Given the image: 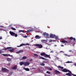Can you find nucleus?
I'll return each mask as SVG.
<instances>
[{
    "label": "nucleus",
    "instance_id": "nucleus-1",
    "mask_svg": "<svg viewBox=\"0 0 76 76\" xmlns=\"http://www.w3.org/2000/svg\"><path fill=\"white\" fill-rule=\"evenodd\" d=\"M10 34L11 36H12L13 37H18V34H16L15 33L12 31H10Z\"/></svg>",
    "mask_w": 76,
    "mask_h": 76
},
{
    "label": "nucleus",
    "instance_id": "nucleus-2",
    "mask_svg": "<svg viewBox=\"0 0 76 76\" xmlns=\"http://www.w3.org/2000/svg\"><path fill=\"white\" fill-rule=\"evenodd\" d=\"M62 72H69V73H71V74H72V72L70 71V70L66 69H64L62 70Z\"/></svg>",
    "mask_w": 76,
    "mask_h": 76
},
{
    "label": "nucleus",
    "instance_id": "nucleus-3",
    "mask_svg": "<svg viewBox=\"0 0 76 76\" xmlns=\"http://www.w3.org/2000/svg\"><path fill=\"white\" fill-rule=\"evenodd\" d=\"M1 70L2 71L4 72H9V70L6 68H2Z\"/></svg>",
    "mask_w": 76,
    "mask_h": 76
},
{
    "label": "nucleus",
    "instance_id": "nucleus-4",
    "mask_svg": "<svg viewBox=\"0 0 76 76\" xmlns=\"http://www.w3.org/2000/svg\"><path fill=\"white\" fill-rule=\"evenodd\" d=\"M36 47H38L39 48H42V45L39 44H36L35 45Z\"/></svg>",
    "mask_w": 76,
    "mask_h": 76
},
{
    "label": "nucleus",
    "instance_id": "nucleus-5",
    "mask_svg": "<svg viewBox=\"0 0 76 76\" xmlns=\"http://www.w3.org/2000/svg\"><path fill=\"white\" fill-rule=\"evenodd\" d=\"M44 57H45V58H51V57H50V55H48L46 53L45 54Z\"/></svg>",
    "mask_w": 76,
    "mask_h": 76
},
{
    "label": "nucleus",
    "instance_id": "nucleus-6",
    "mask_svg": "<svg viewBox=\"0 0 76 76\" xmlns=\"http://www.w3.org/2000/svg\"><path fill=\"white\" fill-rule=\"evenodd\" d=\"M54 72L55 74H56V75H57V74H60V73H61L60 72L57 70H55L54 71Z\"/></svg>",
    "mask_w": 76,
    "mask_h": 76
},
{
    "label": "nucleus",
    "instance_id": "nucleus-7",
    "mask_svg": "<svg viewBox=\"0 0 76 76\" xmlns=\"http://www.w3.org/2000/svg\"><path fill=\"white\" fill-rule=\"evenodd\" d=\"M39 59H42V60H47V61H48V59L44 58V57H43L42 56H40L39 57Z\"/></svg>",
    "mask_w": 76,
    "mask_h": 76
},
{
    "label": "nucleus",
    "instance_id": "nucleus-8",
    "mask_svg": "<svg viewBox=\"0 0 76 76\" xmlns=\"http://www.w3.org/2000/svg\"><path fill=\"white\" fill-rule=\"evenodd\" d=\"M9 49L8 50V51H9L11 53H13L15 51V49H14V48H12V49Z\"/></svg>",
    "mask_w": 76,
    "mask_h": 76
},
{
    "label": "nucleus",
    "instance_id": "nucleus-9",
    "mask_svg": "<svg viewBox=\"0 0 76 76\" xmlns=\"http://www.w3.org/2000/svg\"><path fill=\"white\" fill-rule=\"evenodd\" d=\"M43 36H47V37H48L49 36V34L48 33H47L46 32H44L43 33Z\"/></svg>",
    "mask_w": 76,
    "mask_h": 76
},
{
    "label": "nucleus",
    "instance_id": "nucleus-10",
    "mask_svg": "<svg viewBox=\"0 0 76 76\" xmlns=\"http://www.w3.org/2000/svg\"><path fill=\"white\" fill-rule=\"evenodd\" d=\"M29 62H24V66H28L29 65Z\"/></svg>",
    "mask_w": 76,
    "mask_h": 76
},
{
    "label": "nucleus",
    "instance_id": "nucleus-11",
    "mask_svg": "<svg viewBox=\"0 0 76 76\" xmlns=\"http://www.w3.org/2000/svg\"><path fill=\"white\" fill-rule=\"evenodd\" d=\"M56 37V35L55 34H50V38H54Z\"/></svg>",
    "mask_w": 76,
    "mask_h": 76
},
{
    "label": "nucleus",
    "instance_id": "nucleus-12",
    "mask_svg": "<svg viewBox=\"0 0 76 76\" xmlns=\"http://www.w3.org/2000/svg\"><path fill=\"white\" fill-rule=\"evenodd\" d=\"M32 31H33V29H31L30 30H28L26 32L27 33H29L30 32H32Z\"/></svg>",
    "mask_w": 76,
    "mask_h": 76
},
{
    "label": "nucleus",
    "instance_id": "nucleus-13",
    "mask_svg": "<svg viewBox=\"0 0 76 76\" xmlns=\"http://www.w3.org/2000/svg\"><path fill=\"white\" fill-rule=\"evenodd\" d=\"M72 39H73L74 41H76V39H75V38H73L72 37H70L69 38L70 40H72Z\"/></svg>",
    "mask_w": 76,
    "mask_h": 76
},
{
    "label": "nucleus",
    "instance_id": "nucleus-14",
    "mask_svg": "<svg viewBox=\"0 0 76 76\" xmlns=\"http://www.w3.org/2000/svg\"><path fill=\"white\" fill-rule=\"evenodd\" d=\"M61 42L62 43H67V41L63 40L61 41Z\"/></svg>",
    "mask_w": 76,
    "mask_h": 76
},
{
    "label": "nucleus",
    "instance_id": "nucleus-15",
    "mask_svg": "<svg viewBox=\"0 0 76 76\" xmlns=\"http://www.w3.org/2000/svg\"><path fill=\"white\" fill-rule=\"evenodd\" d=\"M23 69L25 70L26 71H29V69L28 68H25V67L23 68Z\"/></svg>",
    "mask_w": 76,
    "mask_h": 76
},
{
    "label": "nucleus",
    "instance_id": "nucleus-16",
    "mask_svg": "<svg viewBox=\"0 0 76 76\" xmlns=\"http://www.w3.org/2000/svg\"><path fill=\"white\" fill-rule=\"evenodd\" d=\"M23 51V50H20L16 52V54H19L20 53H22Z\"/></svg>",
    "mask_w": 76,
    "mask_h": 76
},
{
    "label": "nucleus",
    "instance_id": "nucleus-17",
    "mask_svg": "<svg viewBox=\"0 0 76 76\" xmlns=\"http://www.w3.org/2000/svg\"><path fill=\"white\" fill-rule=\"evenodd\" d=\"M11 48H12V47H7V48H5L4 49V50H7V49H11Z\"/></svg>",
    "mask_w": 76,
    "mask_h": 76
},
{
    "label": "nucleus",
    "instance_id": "nucleus-18",
    "mask_svg": "<svg viewBox=\"0 0 76 76\" xmlns=\"http://www.w3.org/2000/svg\"><path fill=\"white\" fill-rule=\"evenodd\" d=\"M12 69L13 70H17V66H14L12 68Z\"/></svg>",
    "mask_w": 76,
    "mask_h": 76
},
{
    "label": "nucleus",
    "instance_id": "nucleus-19",
    "mask_svg": "<svg viewBox=\"0 0 76 76\" xmlns=\"http://www.w3.org/2000/svg\"><path fill=\"white\" fill-rule=\"evenodd\" d=\"M20 66H22L23 64L24 65V62H21L20 63Z\"/></svg>",
    "mask_w": 76,
    "mask_h": 76
},
{
    "label": "nucleus",
    "instance_id": "nucleus-20",
    "mask_svg": "<svg viewBox=\"0 0 76 76\" xmlns=\"http://www.w3.org/2000/svg\"><path fill=\"white\" fill-rule=\"evenodd\" d=\"M66 75L67 76H72V74H71L69 73H66Z\"/></svg>",
    "mask_w": 76,
    "mask_h": 76
},
{
    "label": "nucleus",
    "instance_id": "nucleus-21",
    "mask_svg": "<svg viewBox=\"0 0 76 76\" xmlns=\"http://www.w3.org/2000/svg\"><path fill=\"white\" fill-rule=\"evenodd\" d=\"M40 37L39 35H36L35 36V38L36 39H39Z\"/></svg>",
    "mask_w": 76,
    "mask_h": 76
},
{
    "label": "nucleus",
    "instance_id": "nucleus-22",
    "mask_svg": "<svg viewBox=\"0 0 76 76\" xmlns=\"http://www.w3.org/2000/svg\"><path fill=\"white\" fill-rule=\"evenodd\" d=\"M23 45H25V44H20V46H17L18 47H22V46H23Z\"/></svg>",
    "mask_w": 76,
    "mask_h": 76
},
{
    "label": "nucleus",
    "instance_id": "nucleus-23",
    "mask_svg": "<svg viewBox=\"0 0 76 76\" xmlns=\"http://www.w3.org/2000/svg\"><path fill=\"white\" fill-rule=\"evenodd\" d=\"M7 59L8 61H11V59L9 58H7Z\"/></svg>",
    "mask_w": 76,
    "mask_h": 76
},
{
    "label": "nucleus",
    "instance_id": "nucleus-24",
    "mask_svg": "<svg viewBox=\"0 0 76 76\" xmlns=\"http://www.w3.org/2000/svg\"><path fill=\"white\" fill-rule=\"evenodd\" d=\"M47 69H48V70H52V69H51V68H50V67H47Z\"/></svg>",
    "mask_w": 76,
    "mask_h": 76
},
{
    "label": "nucleus",
    "instance_id": "nucleus-25",
    "mask_svg": "<svg viewBox=\"0 0 76 76\" xmlns=\"http://www.w3.org/2000/svg\"><path fill=\"white\" fill-rule=\"evenodd\" d=\"M27 58V57L26 56H23V60H25V59H26Z\"/></svg>",
    "mask_w": 76,
    "mask_h": 76
},
{
    "label": "nucleus",
    "instance_id": "nucleus-26",
    "mask_svg": "<svg viewBox=\"0 0 76 76\" xmlns=\"http://www.w3.org/2000/svg\"><path fill=\"white\" fill-rule=\"evenodd\" d=\"M45 54V53H42L40 54V55L41 56H44Z\"/></svg>",
    "mask_w": 76,
    "mask_h": 76
},
{
    "label": "nucleus",
    "instance_id": "nucleus-27",
    "mask_svg": "<svg viewBox=\"0 0 76 76\" xmlns=\"http://www.w3.org/2000/svg\"><path fill=\"white\" fill-rule=\"evenodd\" d=\"M58 68H60V69H64V68L63 67H61L60 66H58Z\"/></svg>",
    "mask_w": 76,
    "mask_h": 76
},
{
    "label": "nucleus",
    "instance_id": "nucleus-28",
    "mask_svg": "<svg viewBox=\"0 0 76 76\" xmlns=\"http://www.w3.org/2000/svg\"><path fill=\"white\" fill-rule=\"evenodd\" d=\"M64 56H68V57H70V56L69 55H67L66 54H64Z\"/></svg>",
    "mask_w": 76,
    "mask_h": 76
},
{
    "label": "nucleus",
    "instance_id": "nucleus-29",
    "mask_svg": "<svg viewBox=\"0 0 76 76\" xmlns=\"http://www.w3.org/2000/svg\"><path fill=\"white\" fill-rule=\"evenodd\" d=\"M40 65L41 66H45V64L44 63H42L40 64Z\"/></svg>",
    "mask_w": 76,
    "mask_h": 76
},
{
    "label": "nucleus",
    "instance_id": "nucleus-30",
    "mask_svg": "<svg viewBox=\"0 0 76 76\" xmlns=\"http://www.w3.org/2000/svg\"><path fill=\"white\" fill-rule=\"evenodd\" d=\"M11 29H12V30H13L14 31H16V29H15V28H14L13 27H12L11 28Z\"/></svg>",
    "mask_w": 76,
    "mask_h": 76
},
{
    "label": "nucleus",
    "instance_id": "nucleus-31",
    "mask_svg": "<svg viewBox=\"0 0 76 76\" xmlns=\"http://www.w3.org/2000/svg\"><path fill=\"white\" fill-rule=\"evenodd\" d=\"M34 56H36V57H38V55H37V54H34Z\"/></svg>",
    "mask_w": 76,
    "mask_h": 76
},
{
    "label": "nucleus",
    "instance_id": "nucleus-32",
    "mask_svg": "<svg viewBox=\"0 0 76 76\" xmlns=\"http://www.w3.org/2000/svg\"><path fill=\"white\" fill-rule=\"evenodd\" d=\"M3 56H8V54H3Z\"/></svg>",
    "mask_w": 76,
    "mask_h": 76
},
{
    "label": "nucleus",
    "instance_id": "nucleus-33",
    "mask_svg": "<svg viewBox=\"0 0 76 76\" xmlns=\"http://www.w3.org/2000/svg\"><path fill=\"white\" fill-rule=\"evenodd\" d=\"M47 73H48V74H51V73L49 72V71H47L46 72Z\"/></svg>",
    "mask_w": 76,
    "mask_h": 76
},
{
    "label": "nucleus",
    "instance_id": "nucleus-34",
    "mask_svg": "<svg viewBox=\"0 0 76 76\" xmlns=\"http://www.w3.org/2000/svg\"><path fill=\"white\" fill-rule=\"evenodd\" d=\"M13 73V72H10L9 73L10 75H12V74Z\"/></svg>",
    "mask_w": 76,
    "mask_h": 76
},
{
    "label": "nucleus",
    "instance_id": "nucleus-35",
    "mask_svg": "<svg viewBox=\"0 0 76 76\" xmlns=\"http://www.w3.org/2000/svg\"><path fill=\"white\" fill-rule=\"evenodd\" d=\"M23 32V30H19V32Z\"/></svg>",
    "mask_w": 76,
    "mask_h": 76
},
{
    "label": "nucleus",
    "instance_id": "nucleus-36",
    "mask_svg": "<svg viewBox=\"0 0 76 76\" xmlns=\"http://www.w3.org/2000/svg\"><path fill=\"white\" fill-rule=\"evenodd\" d=\"M29 45V44L28 43H27L26 44H25V45Z\"/></svg>",
    "mask_w": 76,
    "mask_h": 76
},
{
    "label": "nucleus",
    "instance_id": "nucleus-37",
    "mask_svg": "<svg viewBox=\"0 0 76 76\" xmlns=\"http://www.w3.org/2000/svg\"><path fill=\"white\" fill-rule=\"evenodd\" d=\"M49 42H52V40L51 39L49 40Z\"/></svg>",
    "mask_w": 76,
    "mask_h": 76
},
{
    "label": "nucleus",
    "instance_id": "nucleus-38",
    "mask_svg": "<svg viewBox=\"0 0 76 76\" xmlns=\"http://www.w3.org/2000/svg\"><path fill=\"white\" fill-rule=\"evenodd\" d=\"M55 38L56 39H58V36H55Z\"/></svg>",
    "mask_w": 76,
    "mask_h": 76
},
{
    "label": "nucleus",
    "instance_id": "nucleus-39",
    "mask_svg": "<svg viewBox=\"0 0 76 76\" xmlns=\"http://www.w3.org/2000/svg\"><path fill=\"white\" fill-rule=\"evenodd\" d=\"M66 63H70V62L69 61H68L66 62Z\"/></svg>",
    "mask_w": 76,
    "mask_h": 76
},
{
    "label": "nucleus",
    "instance_id": "nucleus-40",
    "mask_svg": "<svg viewBox=\"0 0 76 76\" xmlns=\"http://www.w3.org/2000/svg\"><path fill=\"white\" fill-rule=\"evenodd\" d=\"M33 60L32 59H31L30 60V61H32Z\"/></svg>",
    "mask_w": 76,
    "mask_h": 76
},
{
    "label": "nucleus",
    "instance_id": "nucleus-41",
    "mask_svg": "<svg viewBox=\"0 0 76 76\" xmlns=\"http://www.w3.org/2000/svg\"><path fill=\"white\" fill-rule=\"evenodd\" d=\"M72 74V75H73V76H76V75H75V74Z\"/></svg>",
    "mask_w": 76,
    "mask_h": 76
},
{
    "label": "nucleus",
    "instance_id": "nucleus-42",
    "mask_svg": "<svg viewBox=\"0 0 76 76\" xmlns=\"http://www.w3.org/2000/svg\"><path fill=\"white\" fill-rule=\"evenodd\" d=\"M69 52H72V50H69Z\"/></svg>",
    "mask_w": 76,
    "mask_h": 76
},
{
    "label": "nucleus",
    "instance_id": "nucleus-43",
    "mask_svg": "<svg viewBox=\"0 0 76 76\" xmlns=\"http://www.w3.org/2000/svg\"><path fill=\"white\" fill-rule=\"evenodd\" d=\"M8 66H10V63H9L8 64H7Z\"/></svg>",
    "mask_w": 76,
    "mask_h": 76
},
{
    "label": "nucleus",
    "instance_id": "nucleus-44",
    "mask_svg": "<svg viewBox=\"0 0 76 76\" xmlns=\"http://www.w3.org/2000/svg\"><path fill=\"white\" fill-rule=\"evenodd\" d=\"M2 37H0V40L1 39H2Z\"/></svg>",
    "mask_w": 76,
    "mask_h": 76
},
{
    "label": "nucleus",
    "instance_id": "nucleus-45",
    "mask_svg": "<svg viewBox=\"0 0 76 76\" xmlns=\"http://www.w3.org/2000/svg\"><path fill=\"white\" fill-rule=\"evenodd\" d=\"M1 28H4V26H0Z\"/></svg>",
    "mask_w": 76,
    "mask_h": 76
},
{
    "label": "nucleus",
    "instance_id": "nucleus-46",
    "mask_svg": "<svg viewBox=\"0 0 76 76\" xmlns=\"http://www.w3.org/2000/svg\"><path fill=\"white\" fill-rule=\"evenodd\" d=\"M27 36H24V37H25V38H27Z\"/></svg>",
    "mask_w": 76,
    "mask_h": 76
},
{
    "label": "nucleus",
    "instance_id": "nucleus-47",
    "mask_svg": "<svg viewBox=\"0 0 76 76\" xmlns=\"http://www.w3.org/2000/svg\"><path fill=\"white\" fill-rule=\"evenodd\" d=\"M61 47H64V45H61Z\"/></svg>",
    "mask_w": 76,
    "mask_h": 76
},
{
    "label": "nucleus",
    "instance_id": "nucleus-48",
    "mask_svg": "<svg viewBox=\"0 0 76 76\" xmlns=\"http://www.w3.org/2000/svg\"><path fill=\"white\" fill-rule=\"evenodd\" d=\"M54 47H57V45H55L54 46Z\"/></svg>",
    "mask_w": 76,
    "mask_h": 76
},
{
    "label": "nucleus",
    "instance_id": "nucleus-49",
    "mask_svg": "<svg viewBox=\"0 0 76 76\" xmlns=\"http://www.w3.org/2000/svg\"><path fill=\"white\" fill-rule=\"evenodd\" d=\"M10 57H13V56H12V55H10Z\"/></svg>",
    "mask_w": 76,
    "mask_h": 76
},
{
    "label": "nucleus",
    "instance_id": "nucleus-50",
    "mask_svg": "<svg viewBox=\"0 0 76 76\" xmlns=\"http://www.w3.org/2000/svg\"><path fill=\"white\" fill-rule=\"evenodd\" d=\"M10 57H13V56H12V55H10Z\"/></svg>",
    "mask_w": 76,
    "mask_h": 76
},
{
    "label": "nucleus",
    "instance_id": "nucleus-51",
    "mask_svg": "<svg viewBox=\"0 0 76 76\" xmlns=\"http://www.w3.org/2000/svg\"><path fill=\"white\" fill-rule=\"evenodd\" d=\"M0 31H2V29L0 28Z\"/></svg>",
    "mask_w": 76,
    "mask_h": 76
},
{
    "label": "nucleus",
    "instance_id": "nucleus-52",
    "mask_svg": "<svg viewBox=\"0 0 76 76\" xmlns=\"http://www.w3.org/2000/svg\"><path fill=\"white\" fill-rule=\"evenodd\" d=\"M69 42H70V43H71V42H72V41H71V40H70V41H69Z\"/></svg>",
    "mask_w": 76,
    "mask_h": 76
},
{
    "label": "nucleus",
    "instance_id": "nucleus-53",
    "mask_svg": "<svg viewBox=\"0 0 76 76\" xmlns=\"http://www.w3.org/2000/svg\"><path fill=\"white\" fill-rule=\"evenodd\" d=\"M74 65L75 66H76V63L74 64Z\"/></svg>",
    "mask_w": 76,
    "mask_h": 76
},
{
    "label": "nucleus",
    "instance_id": "nucleus-54",
    "mask_svg": "<svg viewBox=\"0 0 76 76\" xmlns=\"http://www.w3.org/2000/svg\"><path fill=\"white\" fill-rule=\"evenodd\" d=\"M43 63H45V61H43Z\"/></svg>",
    "mask_w": 76,
    "mask_h": 76
},
{
    "label": "nucleus",
    "instance_id": "nucleus-55",
    "mask_svg": "<svg viewBox=\"0 0 76 76\" xmlns=\"http://www.w3.org/2000/svg\"><path fill=\"white\" fill-rule=\"evenodd\" d=\"M9 56H10V54H9V55H8Z\"/></svg>",
    "mask_w": 76,
    "mask_h": 76
},
{
    "label": "nucleus",
    "instance_id": "nucleus-56",
    "mask_svg": "<svg viewBox=\"0 0 76 76\" xmlns=\"http://www.w3.org/2000/svg\"><path fill=\"white\" fill-rule=\"evenodd\" d=\"M57 59H58L59 58H58V57H57Z\"/></svg>",
    "mask_w": 76,
    "mask_h": 76
},
{
    "label": "nucleus",
    "instance_id": "nucleus-57",
    "mask_svg": "<svg viewBox=\"0 0 76 76\" xmlns=\"http://www.w3.org/2000/svg\"><path fill=\"white\" fill-rule=\"evenodd\" d=\"M1 51H0V54H1Z\"/></svg>",
    "mask_w": 76,
    "mask_h": 76
},
{
    "label": "nucleus",
    "instance_id": "nucleus-58",
    "mask_svg": "<svg viewBox=\"0 0 76 76\" xmlns=\"http://www.w3.org/2000/svg\"><path fill=\"white\" fill-rule=\"evenodd\" d=\"M10 26H11V25L9 27H10Z\"/></svg>",
    "mask_w": 76,
    "mask_h": 76
},
{
    "label": "nucleus",
    "instance_id": "nucleus-59",
    "mask_svg": "<svg viewBox=\"0 0 76 76\" xmlns=\"http://www.w3.org/2000/svg\"><path fill=\"white\" fill-rule=\"evenodd\" d=\"M51 53H52V51H51Z\"/></svg>",
    "mask_w": 76,
    "mask_h": 76
},
{
    "label": "nucleus",
    "instance_id": "nucleus-60",
    "mask_svg": "<svg viewBox=\"0 0 76 76\" xmlns=\"http://www.w3.org/2000/svg\"><path fill=\"white\" fill-rule=\"evenodd\" d=\"M42 41H44V40H42Z\"/></svg>",
    "mask_w": 76,
    "mask_h": 76
}]
</instances>
